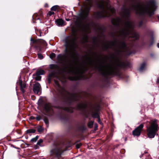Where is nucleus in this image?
Instances as JSON below:
<instances>
[{"label": "nucleus", "mask_w": 159, "mask_h": 159, "mask_svg": "<svg viewBox=\"0 0 159 159\" xmlns=\"http://www.w3.org/2000/svg\"><path fill=\"white\" fill-rule=\"evenodd\" d=\"M89 64L91 66H94L95 69L98 70L104 76L109 75H117L118 71V65L106 67L98 60H95L92 58L89 59Z\"/></svg>", "instance_id": "obj_1"}, {"label": "nucleus", "mask_w": 159, "mask_h": 159, "mask_svg": "<svg viewBox=\"0 0 159 159\" xmlns=\"http://www.w3.org/2000/svg\"><path fill=\"white\" fill-rule=\"evenodd\" d=\"M57 80H55L54 82L56 85V88L58 91V95H60L64 99L66 102L70 104L72 102L77 100V97L75 95H72L68 93L63 87H61L60 84V82H64L66 81V77L63 76Z\"/></svg>", "instance_id": "obj_2"}, {"label": "nucleus", "mask_w": 159, "mask_h": 159, "mask_svg": "<svg viewBox=\"0 0 159 159\" xmlns=\"http://www.w3.org/2000/svg\"><path fill=\"white\" fill-rule=\"evenodd\" d=\"M110 44L114 47L115 51L117 53H120L122 50H125L127 48V46L124 40H121L115 39L111 41Z\"/></svg>", "instance_id": "obj_3"}, {"label": "nucleus", "mask_w": 159, "mask_h": 159, "mask_svg": "<svg viewBox=\"0 0 159 159\" xmlns=\"http://www.w3.org/2000/svg\"><path fill=\"white\" fill-rule=\"evenodd\" d=\"M63 152L62 145L56 144L54 145L50 152V155L52 158H56L58 159L61 156Z\"/></svg>", "instance_id": "obj_4"}, {"label": "nucleus", "mask_w": 159, "mask_h": 159, "mask_svg": "<svg viewBox=\"0 0 159 159\" xmlns=\"http://www.w3.org/2000/svg\"><path fill=\"white\" fill-rule=\"evenodd\" d=\"M158 131V125L155 120L153 121L147 128V134L150 138H153Z\"/></svg>", "instance_id": "obj_5"}, {"label": "nucleus", "mask_w": 159, "mask_h": 159, "mask_svg": "<svg viewBox=\"0 0 159 159\" xmlns=\"http://www.w3.org/2000/svg\"><path fill=\"white\" fill-rule=\"evenodd\" d=\"M88 2L84 5V10H82L80 14V17L82 20L85 19L88 16L91 7H92V0H86Z\"/></svg>", "instance_id": "obj_6"}, {"label": "nucleus", "mask_w": 159, "mask_h": 159, "mask_svg": "<svg viewBox=\"0 0 159 159\" xmlns=\"http://www.w3.org/2000/svg\"><path fill=\"white\" fill-rule=\"evenodd\" d=\"M75 38V37L69 36L66 39L65 46L66 49L70 48H71L74 47L76 44Z\"/></svg>", "instance_id": "obj_7"}, {"label": "nucleus", "mask_w": 159, "mask_h": 159, "mask_svg": "<svg viewBox=\"0 0 159 159\" xmlns=\"http://www.w3.org/2000/svg\"><path fill=\"white\" fill-rule=\"evenodd\" d=\"M90 110L92 112V116L93 117L97 118H99V115L98 113V108H97L93 106H92Z\"/></svg>", "instance_id": "obj_8"}, {"label": "nucleus", "mask_w": 159, "mask_h": 159, "mask_svg": "<svg viewBox=\"0 0 159 159\" xmlns=\"http://www.w3.org/2000/svg\"><path fill=\"white\" fill-rule=\"evenodd\" d=\"M143 127V124H140L133 131V134L134 136H139L140 134L141 131Z\"/></svg>", "instance_id": "obj_9"}, {"label": "nucleus", "mask_w": 159, "mask_h": 159, "mask_svg": "<svg viewBox=\"0 0 159 159\" xmlns=\"http://www.w3.org/2000/svg\"><path fill=\"white\" fill-rule=\"evenodd\" d=\"M86 67L84 66L78 68L76 70L74 71L72 70V71H74V73L78 76H81L83 74L86 70Z\"/></svg>", "instance_id": "obj_10"}, {"label": "nucleus", "mask_w": 159, "mask_h": 159, "mask_svg": "<svg viewBox=\"0 0 159 159\" xmlns=\"http://www.w3.org/2000/svg\"><path fill=\"white\" fill-rule=\"evenodd\" d=\"M40 84L38 82L36 83L34 85L33 91L36 94H38L40 91Z\"/></svg>", "instance_id": "obj_11"}, {"label": "nucleus", "mask_w": 159, "mask_h": 159, "mask_svg": "<svg viewBox=\"0 0 159 159\" xmlns=\"http://www.w3.org/2000/svg\"><path fill=\"white\" fill-rule=\"evenodd\" d=\"M45 110L49 115H51L53 111L50 105L48 104H46L45 105Z\"/></svg>", "instance_id": "obj_12"}, {"label": "nucleus", "mask_w": 159, "mask_h": 159, "mask_svg": "<svg viewBox=\"0 0 159 159\" xmlns=\"http://www.w3.org/2000/svg\"><path fill=\"white\" fill-rule=\"evenodd\" d=\"M77 108L82 111H84L87 109V106L85 103H81L77 106Z\"/></svg>", "instance_id": "obj_13"}, {"label": "nucleus", "mask_w": 159, "mask_h": 159, "mask_svg": "<svg viewBox=\"0 0 159 159\" xmlns=\"http://www.w3.org/2000/svg\"><path fill=\"white\" fill-rule=\"evenodd\" d=\"M20 87L21 91L24 93L25 92L24 89L26 87V84L25 83H23L22 81H20Z\"/></svg>", "instance_id": "obj_14"}, {"label": "nucleus", "mask_w": 159, "mask_h": 159, "mask_svg": "<svg viewBox=\"0 0 159 159\" xmlns=\"http://www.w3.org/2000/svg\"><path fill=\"white\" fill-rule=\"evenodd\" d=\"M56 24L58 26H62L64 25V20L61 19H59L56 20Z\"/></svg>", "instance_id": "obj_15"}, {"label": "nucleus", "mask_w": 159, "mask_h": 159, "mask_svg": "<svg viewBox=\"0 0 159 159\" xmlns=\"http://www.w3.org/2000/svg\"><path fill=\"white\" fill-rule=\"evenodd\" d=\"M97 4H110L109 0H100Z\"/></svg>", "instance_id": "obj_16"}, {"label": "nucleus", "mask_w": 159, "mask_h": 159, "mask_svg": "<svg viewBox=\"0 0 159 159\" xmlns=\"http://www.w3.org/2000/svg\"><path fill=\"white\" fill-rule=\"evenodd\" d=\"M33 78L36 80H40L41 79V76L36 73L33 74Z\"/></svg>", "instance_id": "obj_17"}, {"label": "nucleus", "mask_w": 159, "mask_h": 159, "mask_svg": "<svg viewBox=\"0 0 159 159\" xmlns=\"http://www.w3.org/2000/svg\"><path fill=\"white\" fill-rule=\"evenodd\" d=\"M146 65L145 63H143L141 64L140 67L139 69V70L140 71H142L145 69L146 68Z\"/></svg>", "instance_id": "obj_18"}, {"label": "nucleus", "mask_w": 159, "mask_h": 159, "mask_svg": "<svg viewBox=\"0 0 159 159\" xmlns=\"http://www.w3.org/2000/svg\"><path fill=\"white\" fill-rule=\"evenodd\" d=\"M62 109L68 112L72 113L73 112V111L72 108L68 107H64Z\"/></svg>", "instance_id": "obj_19"}, {"label": "nucleus", "mask_w": 159, "mask_h": 159, "mask_svg": "<svg viewBox=\"0 0 159 159\" xmlns=\"http://www.w3.org/2000/svg\"><path fill=\"white\" fill-rule=\"evenodd\" d=\"M44 71L42 70H38L36 73L39 75H43L44 74Z\"/></svg>", "instance_id": "obj_20"}, {"label": "nucleus", "mask_w": 159, "mask_h": 159, "mask_svg": "<svg viewBox=\"0 0 159 159\" xmlns=\"http://www.w3.org/2000/svg\"><path fill=\"white\" fill-rule=\"evenodd\" d=\"M35 132V130L33 129H29L26 131V133L27 134L31 133H34Z\"/></svg>", "instance_id": "obj_21"}, {"label": "nucleus", "mask_w": 159, "mask_h": 159, "mask_svg": "<svg viewBox=\"0 0 159 159\" xmlns=\"http://www.w3.org/2000/svg\"><path fill=\"white\" fill-rule=\"evenodd\" d=\"M44 121L47 126H48L49 121L48 119L47 118H45L44 119Z\"/></svg>", "instance_id": "obj_22"}, {"label": "nucleus", "mask_w": 159, "mask_h": 159, "mask_svg": "<svg viewBox=\"0 0 159 159\" xmlns=\"http://www.w3.org/2000/svg\"><path fill=\"white\" fill-rule=\"evenodd\" d=\"M58 6L55 5L53 6L51 9V10L55 11L57 9Z\"/></svg>", "instance_id": "obj_23"}, {"label": "nucleus", "mask_w": 159, "mask_h": 159, "mask_svg": "<svg viewBox=\"0 0 159 159\" xmlns=\"http://www.w3.org/2000/svg\"><path fill=\"white\" fill-rule=\"evenodd\" d=\"M38 138V136H37L35 137L32 139H31V141L34 142H36Z\"/></svg>", "instance_id": "obj_24"}, {"label": "nucleus", "mask_w": 159, "mask_h": 159, "mask_svg": "<svg viewBox=\"0 0 159 159\" xmlns=\"http://www.w3.org/2000/svg\"><path fill=\"white\" fill-rule=\"evenodd\" d=\"M43 142V140L42 139H39V141L37 142V144L38 145H39L40 146H42L41 145V143H42Z\"/></svg>", "instance_id": "obj_25"}, {"label": "nucleus", "mask_w": 159, "mask_h": 159, "mask_svg": "<svg viewBox=\"0 0 159 159\" xmlns=\"http://www.w3.org/2000/svg\"><path fill=\"white\" fill-rule=\"evenodd\" d=\"M43 130V129L41 126H39L38 128V131L40 132L42 131Z\"/></svg>", "instance_id": "obj_26"}, {"label": "nucleus", "mask_w": 159, "mask_h": 159, "mask_svg": "<svg viewBox=\"0 0 159 159\" xmlns=\"http://www.w3.org/2000/svg\"><path fill=\"white\" fill-rule=\"evenodd\" d=\"M93 125V121H90L88 124V126L89 127L91 128Z\"/></svg>", "instance_id": "obj_27"}, {"label": "nucleus", "mask_w": 159, "mask_h": 159, "mask_svg": "<svg viewBox=\"0 0 159 159\" xmlns=\"http://www.w3.org/2000/svg\"><path fill=\"white\" fill-rule=\"evenodd\" d=\"M38 57L39 59H42L43 58V55L39 53V54H38Z\"/></svg>", "instance_id": "obj_28"}, {"label": "nucleus", "mask_w": 159, "mask_h": 159, "mask_svg": "<svg viewBox=\"0 0 159 159\" xmlns=\"http://www.w3.org/2000/svg\"><path fill=\"white\" fill-rule=\"evenodd\" d=\"M81 145V144L80 143H77L76 144V147L77 148H79L80 146Z\"/></svg>", "instance_id": "obj_29"}, {"label": "nucleus", "mask_w": 159, "mask_h": 159, "mask_svg": "<svg viewBox=\"0 0 159 159\" xmlns=\"http://www.w3.org/2000/svg\"><path fill=\"white\" fill-rule=\"evenodd\" d=\"M54 14V13L53 11H50L48 13V15L49 16H51L53 14Z\"/></svg>", "instance_id": "obj_30"}, {"label": "nucleus", "mask_w": 159, "mask_h": 159, "mask_svg": "<svg viewBox=\"0 0 159 159\" xmlns=\"http://www.w3.org/2000/svg\"><path fill=\"white\" fill-rule=\"evenodd\" d=\"M36 119L37 120H39L41 119V117L40 116H37Z\"/></svg>", "instance_id": "obj_31"}, {"label": "nucleus", "mask_w": 159, "mask_h": 159, "mask_svg": "<svg viewBox=\"0 0 159 159\" xmlns=\"http://www.w3.org/2000/svg\"><path fill=\"white\" fill-rule=\"evenodd\" d=\"M151 39L152 41V42H151L150 43L151 45H152L153 43V38L152 36L151 37Z\"/></svg>", "instance_id": "obj_32"}, {"label": "nucleus", "mask_w": 159, "mask_h": 159, "mask_svg": "<svg viewBox=\"0 0 159 159\" xmlns=\"http://www.w3.org/2000/svg\"><path fill=\"white\" fill-rule=\"evenodd\" d=\"M98 122L100 124H102V122L99 119V118H98Z\"/></svg>", "instance_id": "obj_33"}, {"label": "nucleus", "mask_w": 159, "mask_h": 159, "mask_svg": "<svg viewBox=\"0 0 159 159\" xmlns=\"http://www.w3.org/2000/svg\"><path fill=\"white\" fill-rule=\"evenodd\" d=\"M54 65H50V68H53L54 67Z\"/></svg>", "instance_id": "obj_34"}, {"label": "nucleus", "mask_w": 159, "mask_h": 159, "mask_svg": "<svg viewBox=\"0 0 159 159\" xmlns=\"http://www.w3.org/2000/svg\"><path fill=\"white\" fill-rule=\"evenodd\" d=\"M51 56L52 57V58L54 57L55 56V54L54 53H52L51 54Z\"/></svg>", "instance_id": "obj_35"}, {"label": "nucleus", "mask_w": 159, "mask_h": 159, "mask_svg": "<svg viewBox=\"0 0 159 159\" xmlns=\"http://www.w3.org/2000/svg\"><path fill=\"white\" fill-rule=\"evenodd\" d=\"M40 41L41 42H43L44 44L46 43L45 41L43 40H41Z\"/></svg>", "instance_id": "obj_36"}, {"label": "nucleus", "mask_w": 159, "mask_h": 159, "mask_svg": "<svg viewBox=\"0 0 159 159\" xmlns=\"http://www.w3.org/2000/svg\"><path fill=\"white\" fill-rule=\"evenodd\" d=\"M31 41H33V42H36L37 41L35 40H33L32 38H31L30 39Z\"/></svg>", "instance_id": "obj_37"}, {"label": "nucleus", "mask_w": 159, "mask_h": 159, "mask_svg": "<svg viewBox=\"0 0 159 159\" xmlns=\"http://www.w3.org/2000/svg\"><path fill=\"white\" fill-rule=\"evenodd\" d=\"M52 75H51V74L49 75V77L48 78V80L49 81L50 80V77L51 76H52Z\"/></svg>", "instance_id": "obj_38"}, {"label": "nucleus", "mask_w": 159, "mask_h": 159, "mask_svg": "<svg viewBox=\"0 0 159 159\" xmlns=\"http://www.w3.org/2000/svg\"><path fill=\"white\" fill-rule=\"evenodd\" d=\"M95 127V128H97L98 127V125L96 124H95L94 125Z\"/></svg>", "instance_id": "obj_39"}, {"label": "nucleus", "mask_w": 159, "mask_h": 159, "mask_svg": "<svg viewBox=\"0 0 159 159\" xmlns=\"http://www.w3.org/2000/svg\"><path fill=\"white\" fill-rule=\"evenodd\" d=\"M30 119H34V116H32L30 117Z\"/></svg>", "instance_id": "obj_40"}, {"label": "nucleus", "mask_w": 159, "mask_h": 159, "mask_svg": "<svg viewBox=\"0 0 159 159\" xmlns=\"http://www.w3.org/2000/svg\"><path fill=\"white\" fill-rule=\"evenodd\" d=\"M142 22H140L139 24V26H140L142 25Z\"/></svg>", "instance_id": "obj_41"}, {"label": "nucleus", "mask_w": 159, "mask_h": 159, "mask_svg": "<svg viewBox=\"0 0 159 159\" xmlns=\"http://www.w3.org/2000/svg\"><path fill=\"white\" fill-rule=\"evenodd\" d=\"M157 47L158 48H159V43H158L157 44Z\"/></svg>", "instance_id": "obj_42"}, {"label": "nucleus", "mask_w": 159, "mask_h": 159, "mask_svg": "<svg viewBox=\"0 0 159 159\" xmlns=\"http://www.w3.org/2000/svg\"><path fill=\"white\" fill-rule=\"evenodd\" d=\"M157 81L158 83H159V78L157 79Z\"/></svg>", "instance_id": "obj_43"}, {"label": "nucleus", "mask_w": 159, "mask_h": 159, "mask_svg": "<svg viewBox=\"0 0 159 159\" xmlns=\"http://www.w3.org/2000/svg\"><path fill=\"white\" fill-rule=\"evenodd\" d=\"M75 79L74 78H71V79H70V80H74Z\"/></svg>", "instance_id": "obj_44"}, {"label": "nucleus", "mask_w": 159, "mask_h": 159, "mask_svg": "<svg viewBox=\"0 0 159 159\" xmlns=\"http://www.w3.org/2000/svg\"><path fill=\"white\" fill-rule=\"evenodd\" d=\"M157 17L158 18L159 20V15L157 16Z\"/></svg>", "instance_id": "obj_45"}]
</instances>
